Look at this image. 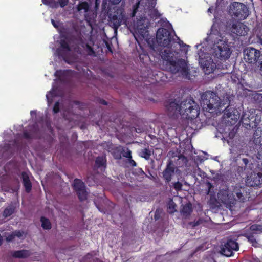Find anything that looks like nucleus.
Instances as JSON below:
<instances>
[{
	"label": "nucleus",
	"instance_id": "1",
	"mask_svg": "<svg viewBox=\"0 0 262 262\" xmlns=\"http://www.w3.org/2000/svg\"><path fill=\"white\" fill-rule=\"evenodd\" d=\"M229 95L225 94L219 96L211 91H207L201 95L200 103L203 110L210 113H218L223 111V108L229 106Z\"/></svg>",
	"mask_w": 262,
	"mask_h": 262
},
{
	"label": "nucleus",
	"instance_id": "2",
	"mask_svg": "<svg viewBox=\"0 0 262 262\" xmlns=\"http://www.w3.org/2000/svg\"><path fill=\"white\" fill-rule=\"evenodd\" d=\"M161 58L169 63V69L173 73H180L184 76H187L189 70L185 61L180 59L178 52H173L171 49L162 50L160 53Z\"/></svg>",
	"mask_w": 262,
	"mask_h": 262
},
{
	"label": "nucleus",
	"instance_id": "3",
	"mask_svg": "<svg viewBox=\"0 0 262 262\" xmlns=\"http://www.w3.org/2000/svg\"><path fill=\"white\" fill-rule=\"evenodd\" d=\"M245 191L244 186L241 184H236L229 188L221 189L217 194V197L222 203L231 206L236 201L244 202Z\"/></svg>",
	"mask_w": 262,
	"mask_h": 262
},
{
	"label": "nucleus",
	"instance_id": "4",
	"mask_svg": "<svg viewBox=\"0 0 262 262\" xmlns=\"http://www.w3.org/2000/svg\"><path fill=\"white\" fill-rule=\"evenodd\" d=\"M208 38L214 42L213 53L214 55L221 59H226L229 58L231 51L227 43L224 40L218 32L217 34L211 32Z\"/></svg>",
	"mask_w": 262,
	"mask_h": 262
},
{
	"label": "nucleus",
	"instance_id": "5",
	"mask_svg": "<svg viewBox=\"0 0 262 262\" xmlns=\"http://www.w3.org/2000/svg\"><path fill=\"white\" fill-rule=\"evenodd\" d=\"M179 111L183 118L193 120L199 115V107L193 100L188 99L180 103Z\"/></svg>",
	"mask_w": 262,
	"mask_h": 262
},
{
	"label": "nucleus",
	"instance_id": "6",
	"mask_svg": "<svg viewBox=\"0 0 262 262\" xmlns=\"http://www.w3.org/2000/svg\"><path fill=\"white\" fill-rule=\"evenodd\" d=\"M149 25L148 19L143 17L138 19L132 27H130L132 34L137 42H139L140 40L148 36V33L147 29Z\"/></svg>",
	"mask_w": 262,
	"mask_h": 262
},
{
	"label": "nucleus",
	"instance_id": "7",
	"mask_svg": "<svg viewBox=\"0 0 262 262\" xmlns=\"http://www.w3.org/2000/svg\"><path fill=\"white\" fill-rule=\"evenodd\" d=\"M230 14L239 19H244L249 15V11L247 6L239 2H234L229 6Z\"/></svg>",
	"mask_w": 262,
	"mask_h": 262
},
{
	"label": "nucleus",
	"instance_id": "8",
	"mask_svg": "<svg viewBox=\"0 0 262 262\" xmlns=\"http://www.w3.org/2000/svg\"><path fill=\"white\" fill-rule=\"evenodd\" d=\"M172 38L171 33L166 29L159 28L157 31V41L159 45L161 46H168L171 43Z\"/></svg>",
	"mask_w": 262,
	"mask_h": 262
},
{
	"label": "nucleus",
	"instance_id": "9",
	"mask_svg": "<svg viewBox=\"0 0 262 262\" xmlns=\"http://www.w3.org/2000/svg\"><path fill=\"white\" fill-rule=\"evenodd\" d=\"M244 59L250 63H255L260 57V52L254 48L249 47L244 51Z\"/></svg>",
	"mask_w": 262,
	"mask_h": 262
},
{
	"label": "nucleus",
	"instance_id": "10",
	"mask_svg": "<svg viewBox=\"0 0 262 262\" xmlns=\"http://www.w3.org/2000/svg\"><path fill=\"white\" fill-rule=\"evenodd\" d=\"M199 63L206 74H209L213 72L216 68V64L213 62L211 57L209 55L203 58H201Z\"/></svg>",
	"mask_w": 262,
	"mask_h": 262
},
{
	"label": "nucleus",
	"instance_id": "11",
	"mask_svg": "<svg viewBox=\"0 0 262 262\" xmlns=\"http://www.w3.org/2000/svg\"><path fill=\"white\" fill-rule=\"evenodd\" d=\"M111 22L115 29H117L122 23L127 25L126 18L122 8L117 10L115 14L111 18Z\"/></svg>",
	"mask_w": 262,
	"mask_h": 262
},
{
	"label": "nucleus",
	"instance_id": "12",
	"mask_svg": "<svg viewBox=\"0 0 262 262\" xmlns=\"http://www.w3.org/2000/svg\"><path fill=\"white\" fill-rule=\"evenodd\" d=\"M73 187L80 201L85 200L88 195L84 183L79 179H75L73 182Z\"/></svg>",
	"mask_w": 262,
	"mask_h": 262
},
{
	"label": "nucleus",
	"instance_id": "13",
	"mask_svg": "<svg viewBox=\"0 0 262 262\" xmlns=\"http://www.w3.org/2000/svg\"><path fill=\"white\" fill-rule=\"evenodd\" d=\"M262 232V226L257 224L252 225L245 233V236L248 239L253 246L256 244V239L254 238L253 234Z\"/></svg>",
	"mask_w": 262,
	"mask_h": 262
},
{
	"label": "nucleus",
	"instance_id": "14",
	"mask_svg": "<svg viewBox=\"0 0 262 262\" xmlns=\"http://www.w3.org/2000/svg\"><path fill=\"white\" fill-rule=\"evenodd\" d=\"M231 31L233 33L238 36H245L248 33L249 28L244 23L235 22L233 24Z\"/></svg>",
	"mask_w": 262,
	"mask_h": 262
},
{
	"label": "nucleus",
	"instance_id": "15",
	"mask_svg": "<svg viewBox=\"0 0 262 262\" xmlns=\"http://www.w3.org/2000/svg\"><path fill=\"white\" fill-rule=\"evenodd\" d=\"M262 182V173H253L250 177H248L246 181V183L248 186L251 187L257 186L260 185Z\"/></svg>",
	"mask_w": 262,
	"mask_h": 262
},
{
	"label": "nucleus",
	"instance_id": "16",
	"mask_svg": "<svg viewBox=\"0 0 262 262\" xmlns=\"http://www.w3.org/2000/svg\"><path fill=\"white\" fill-rule=\"evenodd\" d=\"M5 236L7 242H15L19 239H24L26 237L24 232L20 230H16L11 234H5Z\"/></svg>",
	"mask_w": 262,
	"mask_h": 262
},
{
	"label": "nucleus",
	"instance_id": "17",
	"mask_svg": "<svg viewBox=\"0 0 262 262\" xmlns=\"http://www.w3.org/2000/svg\"><path fill=\"white\" fill-rule=\"evenodd\" d=\"M180 104L176 100L168 102L166 104V107L170 115H177L179 114Z\"/></svg>",
	"mask_w": 262,
	"mask_h": 262
},
{
	"label": "nucleus",
	"instance_id": "18",
	"mask_svg": "<svg viewBox=\"0 0 262 262\" xmlns=\"http://www.w3.org/2000/svg\"><path fill=\"white\" fill-rule=\"evenodd\" d=\"M174 167L169 163L166 168L163 172V176L166 182H169L171 180L172 176L174 173Z\"/></svg>",
	"mask_w": 262,
	"mask_h": 262
},
{
	"label": "nucleus",
	"instance_id": "19",
	"mask_svg": "<svg viewBox=\"0 0 262 262\" xmlns=\"http://www.w3.org/2000/svg\"><path fill=\"white\" fill-rule=\"evenodd\" d=\"M107 150L112 153L115 159H120L121 158V155L123 152V148L121 146L109 147Z\"/></svg>",
	"mask_w": 262,
	"mask_h": 262
},
{
	"label": "nucleus",
	"instance_id": "20",
	"mask_svg": "<svg viewBox=\"0 0 262 262\" xmlns=\"http://www.w3.org/2000/svg\"><path fill=\"white\" fill-rule=\"evenodd\" d=\"M31 255V252L27 250H21L19 251H14L11 252V255L18 258H25Z\"/></svg>",
	"mask_w": 262,
	"mask_h": 262
},
{
	"label": "nucleus",
	"instance_id": "21",
	"mask_svg": "<svg viewBox=\"0 0 262 262\" xmlns=\"http://www.w3.org/2000/svg\"><path fill=\"white\" fill-rule=\"evenodd\" d=\"M228 107V106L226 108H223V110H225L224 113L225 118H231V120L236 121L239 118L238 114H235V113H233V111H231V109L227 108Z\"/></svg>",
	"mask_w": 262,
	"mask_h": 262
},
{
	"label": "nucleus",
	"instance_id": "22",
	"mask_svg": "<svg viewBox=\"0 0 262 262\" xmlns=\"http://www.w3.org/2000/svg\"><path fill=\"white\" fill-rule=\"evenodd\" d=\"M22 179L23 181V184L25 187L26 191L29 192L31 189L32 185L29 180L28 174L25 172H23Z\"/></svg>",
	"mask_w": 262,
	"mask_h": 262
},
{
	"label": "nucleus",
	"instance_id": "23",
	"mask_svg": "<svg viewBox=\"0 0 262 262\" xmlns=\"http://www.w3.org/2000/svg\"><path fill=\"white\" fill-rule=\"evenodd\" d=\"M234 251V250L229 248V246H227V245L225 244L224 246L221 248V252L223 255L229 257L232 255Z\"/></svg>",
	"mask_w": 262,
	"mask_h": 262
},
{
	"label": "nucleus",
	"instance_id": "24",
	"mask_svg": "<svg viewBox=\"0 0 262 262\" xmlns=\"http://www.w3.org/2000/svg\"><path fill=\"white\" fill-rule=\"evenodd\" d=\"M191 211V205L189 203H187L185 205H184L181 211V213L185 216L188 215Z\"/></svg>",
	"mask_w": 262,
	"mask_h": 262
},
{
	"label": "nucleus",
	"instance_id": "25",
	"mask_svg": "<svg viewBox=\"0 0 262 262\" xmlns=\"http://www.w3.org/2000/svg\"><path fill=\"white\" fill-rule=\"evenodd\" d=\"M41 222V226L45 229H50L51 228V224L50 221L44 217H41L40 219Z\"/></svg>",
	"mask_w": 262,
	"mask_h": 262
},
{
	"label": "nucleus",
	"instance_id": "26",
	"mask_svg": "<svg viewBox=\"0 0 262 262\" xmlns=\"http://www.w3.org/2000/svg\"><path fill=\"white\" fill-rule=\"evenodd\" d=\"M225 244L227 246H229V248L234 250V251H237L239 249L238 243L233 240H228Z\"/></svg>",
	"mask_w": 262,
	"mask_h": 262
},
{
	"label": "nucleus",
	"instance_id": "27",
	"mask_svg": "<svg viewBox=\"0 0 262 262\" xmlns=\"http://www.w3.org/2000/svg\"><path fill=\"white\" fill-rule=\"evenodd\" d=\"M14 210L15 208L13 206H9L4 211L3 215L5 217L9 216L14 212Z\"/></svg>",
	"mask_w": 262,
	"mask_h": 262
},
{
	"label": "nucleus",
	"instance_id": "28",
	"mask_svg": "<svg viewBox=\"0 0 262 262\" xmlns=\"http://www.w3.org/2000/svg\"><path fill=\"white\" fill-rule=\"evenodd\" d=\"M176 207H177V206H176V204L173 202V201L172 200H170L169 202V203L168 205L167 211L169 213H174V212H176L177 211Z\"/></svg>",
	"mask_w": 262,
	"mask_h": 262
},
{
	"label": "nucleus",
	"instance_id": "29",
	"mask_svg": "<svg viewBox=\"0 0 262 262\" xmlns=\"http://www.w3.org/2000/svg\"><path fill=\"white\" fill-rule=\"evenodd\" d=\"M89 8V6L88 3L82 2L79 4V5L77 7V9L79 11L83 10L84 11L86 12L88 11Z\"/></svg>",
	"mask_w": 262,
	"mask_h": 262
},
{
	"label": "nucleus",
	"instance_id": "30",
	"mask_svg": "<svg viewBox=\"0 0 262 262\" xmlns=\"http://www.w3.org/2000/svg\"><path fill=\"white\" fill-rule=\"evenodd\" d=\"M42 3L47 5H49L50 7L53 8H56L58 7V4L55 0H42Z\"/></svg>",
	"mask_w": 262,
	"mask_h": 262
},
{
	"label": "nucleus",
	"instance_id": "31",
	"mask_svg": "<svg viewBox=\"0 0 262 262\" xmlns=\"http://www.w3.org/2000/svg\"><path fill=\"white\" fill-rule=\"evenodd\" d=\"M140 156L148 160L150 156V151L147 148H144L140 152Z\"/></svg>",
	"mask_w": 262,
	"mask_h": 262
},
{
	"label": "nucleus",
	"instance_id": "32",
	"mask_svg": "<svg viewBox=\"0 0 262 262\" xmlns=\"http://www.w3.org/2000/svg\"><path fill=\"white\" fill-rule=\"evenodd\" d=\"M176 45L179 46L180 48H182V51H184L185 54H186L188 50V46L184 44L183 41H180L176 43Z\"/></svg>",
	"mask_w": 262,
	"mask_h": 262
},
{
	"label": "nucleus",
	"instance_id": "33",
	"mask_svg": "<svg viewBox=\"0 0 262 262\" xmlns=\"http://www.w3.org/2000/svg\"><path fill=\"white\" fill-rule=\"evenodd\" d=\"M123 156L128 159L132 158L131 151L128 148H123V152L122 153Z\"/></svg>",
	"mask_w": 262,
	"mask_h": 262
},
{
	"label": "nucleus",
	"instance_id": "34",
	"mask_svg": "<svg viewBox=\"0 0 262 262\" xmlns=\"http://www.w3.org/2000/svg\"><path fill=\"white\" fill-rule=\"evenodd\" d=\"M68 72L66 71H57L55 73V75L56 77H58L60 80H63V76L64 75Z\"/></svg>",
	"mask_w": 262,
	"mask_h": 262
},
{
	"label": "nucleus",
	"instance_id": "35",
	"mask_svg": "<svg viewBox=\"0 0 262 262\" xmlns=\"http://www.w3.org/2000/svg\"><path fill=\"white\" fill-rule=\"evenodd\" d=\"M157 23L163 27L168 28V27L170 26V24L166 20V19H161Z\"/></svg>",
	"mask_w": 262,
	"mask_h": 262
},
{
	"label": "nucleus",
	"instance_id": "36",
	"mask_svg": "<svg viewBox=\"0 0 262 262\" xmlns=\"http://www.w3.org/2000/svg\"><path fill=\"white\" fill-rule=\"evenodd\" d=\"M61 46L62 49V50L65 52H70V49L69 47V46L67 42L65 41H61Z\"/></svg>",
	"mask_w": 262,
	"mask_h": 262
},
{
	"label": "nucleus",
	"instance_id": "37",
	"mask_svg": "<svg viewBox=\"0 0 262 262\" xmlns=\"http://www.w3.org/2000/svg\"><path fill=\"white\" fill-rule=\"evenodd\" d=\"M85 50L87 52L88 54L90 55H93L95 54V52L93 49L89 45H86L85 47Z\"/></svg>",
	"mask_w": 262,
	"mask_h": 262
},
{
	"label": "nucleus",
	"instance_id": "38",
	"mask_svg": "<svg viewBox=\"0 0 262 262\" xmlns=\"http://www.w3.org/2000/svg\"><path fill=\"white\" fill-rule=\"evenodd\" d=\"M182 184L179 182H175L173 184V186L176 191H180L182 189Z\"/></svg>",
	"mask_w": 262,
	"mask_h": 262
},
{
	"label": "nucleus",
	"instance_id": "39",
	"mask_svg": "<svg viewBox=\"0 0 262 262\" xmlns=\"http://www.w3.org/2000/svg\"><path fill=\"white\" fill-rule=\"evenodd\" d=\"M104 158L102 157H99L96 160V163L98 166H102L104 164Z\"/></svg>",
	"mask_w": 262,
	"mask_h": 262
},
{
	"label": "nucleus",
	"instance_id": "40",
	"mask_svg": "<svg viewBox=\"0 0 262 262\" xmlns=\"http://www.w3.org/2000/svg\"><path fill=\"white\" fill-rule=\"evenodd\" d=\"M205 188L207 189L206 191V193L208 194L210 192L211 189L212 188V184L209 182H206L205 183Z\"/></svg>",
	"mask_w": 262,
	"mask_h": 262
},
{
	"label": "nucleus",
	"instance_id": "41",
	"mask_svg": "<svg viewBox=\"0 0 262 262\" xmlns=\"http://www.w3.org/2000/svg\"><path fill=\"white\" fill-rule=\"evenodd\" d=\"M242 161H243V163H244L245 166L246 168H250V169L252 168V166H251L252 164H249V161L247 159L243 158L242 159Z\"/></svg>",
	"mask_w": 262,
	"mask_h": 262
},
{
	"label": "nucleus",
	"instance_id": "42",
	"mask_svg": "<svg viewBox=\"0 0 262 262\" xmlns=\"http://www.w3.org/2000/svg\"><path fill=\"white\" fill-rule=\"evenodd\" d=\"M162 213V211L161 209H157L155 212V219L158 220L160 218V215Z\"/></svg>",
	"mask_w": 262,
	"mask_h": 262
},
{
	"label": "nucleus",
	"instance_id": "43",
	"mask_svg": "<svg viewBox=\"0 0 262 262\" xmlns=\"http://www.w3.org/2000/svg\"><path fill=\"white\" fill-rule=\"evenodd\" d=\"M249 115L247 114L246 113L243 115L242 120L243 121V122L246 124H249V123L248 122H247V119L249 118Z\"/></svg>",
	"mask_w": 262,
	"mask_h": 262
},
{
	"label": "nucleus",
	"instance_id": "44",
	"mask_svg": "<svg viewBox=\"0 0 262 262\" xmlns=\"http://www.w3.org/2000/svg\"><path fill=\"white\" fill-rule=\"evenodd\" d=\"M59 103L58 102H57L54 105V106L53 108V111L55 113H57L59 112Z\"/></svg>",
	"mask_w": 262,
	"mask_h": 262
},
{
	"label": "nucleus",
	"instance_id": "45",
	"mask_svg": "<svg viewBox=\"0 0 262 262\" xmlns=\"http://www.w3.org/2000/svg\"><path fill=\"white\" fill-rule=\"evenodd\" d=\"M60 6L63 7L66 6L68 3V0H59Z\"/></svg>",
	"mask_w": 262,
	"mask_h": 262
},
{
	"label": "nucleus",
	"instance_id": "46",
	"mask_svg": "<svg viewBox=\"0 0 262 262\" xmlns=\"http://www.w3.org/2000/svg\"><path fill=\"white\" fill-rule=\"evenodd\" d=\"M139 4V3H138L136 6H134V9L132 13V17L135 16V14L136 13V10L138 7V5Z\"/></svg>",
	"mask_w": 262,
	"mask_h": 262
},
{
	"label": "nucleus",
	"instance_id": "47",
	"mask_svg": "<svg viewBox=\"0 0 262 262\" xmlns=\"http://www.w3.org/2000/svg\"><path fill=\"white\" fill-rule=\"evenodd\" d=\"M257 66L259 68V70L262 72V59L257 62Z\"/></svg>",
	"mask_w": 262,
	"mask_h": 262
},
{
	"label": "nucleus",
	"instance_id": "48",
	"mask_svg": "<svg viewBox=\"0 0 262 262\" xmlns=\"http://www.w3.org/2000/svg\"><path fill=\"white\" fill-rule=\"evenodd\" d=\"M128 160H129V164L132 166H136V162L133 160H132V158L131 159H128Z\"/></svg>",
	"mask_w": 262,
	"mask_h": 262
},
{
	"label": "nucleus",
	"instance_id": "49",
	"mask_svg": "<svg viewBox=\"0 0 262 262\" xmlns=\"http://www.w3.org/2000/svg\"><path fill=\"white\" fill-rule=\"evenodd\" d=\"M51 22H52V25L55 27V28H58V22H56L53 19H52L51 20Z\"/></svg>",
	"mask_w": 262,
	"mask_h": 262
},
{
	"label": "nucleus",
	"instance_id": "50",
	"mask_svg": "<svg viewBox=\"0 0 262 262\" xmlns=\"http://www.w3.org/2000/svg\"><path fill=\"white\" fill-rule=\"evenodd\" d=\"M52 97V94L51 92H50L47 94L46 97H47V99L48 102H49L50 98Z\"/></svg>",
	"mask_w": 262,
	"mask_h": 262
},
{
	"label": "nucleus",
	"instance_id": "51",
	"mask_svg": "<svg viewBox=\"0 0 262 262\" xmlns=\"http://www.w3.org/2000/svg\"><path fill=\"white\" fill-rule=\"evenodd\" d=\"M121 0H110V2L113 4H117L121 2Z\"/></svg>",
	"mask_w": 262,
	"mask_h": 262
},
{
	"label": "nucleus",
	"instance_id": "52",
	"mask_svg": "<svg viewBox=\"0 0 262 262\" xmlns=\"http://www.w3.org/2000/svg\"><path fill=\"white\" fill-rule=\"evenodd\" d=\"M255 98H256L257 99H262V95L260 94H257L254 96Z\"/></svg>",
	"mask_w": 262,
	"mask_h": 262
},
{
	"label": "nucleus",
	"instance_id": "53",
	"mask_svg": "<svg viewBox=\"0 0 262 262\" xmlns=\"http://www.w3.org/2000/svg\"><path fill=\"white\" fill-rule=\"evenodd\" d=\"M154 13L156 15V16L159 17L160 16V14L157 11H154Z\"/></svg>",
	"mask_w": 262,
	"mask_h": 262
},
{
	"label": "nucleus",
	"instance_id": "54",
	"mask_svg": "<svg viewBox=\"0 0 262 262\" xmlns=\"http://www.w3.org/2000/svg\"><path fill=\"white\" fill-rule=\"evenodd\" d=\"M2 242H3V237H2V236L0 235V245H2Z\"/></svg>",
	"mask_w": 262,
	"mask_h": 262
},
{
	"label": "nucleus",
	"instance_id": "55",
	"mask_svg": "<svg viewBox=\"0 0 262 262\" xmlns=\"http://www.w3.org/2000/svg\"><path fill=\"white\" fill-rule=\"evenodd\" d=\"M200 221H197L196 223H194V224L193 225V226H197V225H199V224H200Z\"/></svg>",
	"mask_w": 262,
	"mask_h": 262
},
{
	"label": "nucleus",
	"instance_id": "56",
	"mask_svg": "<svg viewBox=\"0 0 262 262\" xmlns=\"http://www.w3.org/2000/svg\"><path fill=\"white\" fill-rule=\"evenodd\" d=\"M102 103L104 104V105H106L107 104V102L105 100H103L102 101Z\"/></svg>",
	"mask_w": 262,
	"mask_h": 262
},
{
	"label": "nucleus",
	"instance_id": "57",
	"mask_svg": "<svg viewBox=\"0 0 262 262\" xmlns=\"http://www.w3.org/2000/svg\"><path fill=\"white\" fill-rule=\"evenodd\" d=\"M96 207L98 209V210L101 212H102L103 211L100 209V208H99L97 205H96Z\"/></svg>",
	"mask_w": 262,
	"mask_h": 262
},
{
	"label": "nucleus",
	"instance_id": "58",
	"mask_svg": "<svg viewBox=\"0 0 262 262\" xmlns=\"http://www.w3.org/2000/svg\"><path fill=\"white\" fill-rule=\"evenodd\" d=\"M255 135L258 136V130H256V132L254 134V137H255Z\"/></svg>",
	"mask_w": 262,
	"mask_h": 262
},
{
	"label": "nucleus",
	"instance_id": "59",
	"mask_svg": "<svg viewBox=\"0 0 262 262\" xmlns=\"http://www.w3.org/2000/svg\"><path fill=\"white\" fill-rule=\"evenodd\" d=\"M212 9H211V8H209L208 11L210 12H211V11H212Z\"/></svg>",
	"mask_w": 262,
	"mask_h": 262
},
{
	"label": "nucleus",
	"instance_id": "60",
	"mask_svg": "<svg viewBox=\"0 0 262 262\" xmlns=\"http://www.w3.org/2000/svg\"><path fill=\"white\" fill-rule=\"evenodd\" d=\"M136 132H138V133H139V132H141V130L140 129H139L138 130H137V129H136Z\"/></svg>",
	"mask_w": 262,
	"mask_h": 262
},
{
	"label": "nucleus",
	"instance_id": "61",
	"mask_svg": "<svg viewBox=\"0 0 262 262\" xmlns=\"http://www.w3.org/2000/svg\"><path fill=\"white\" fill-rule=\"evenodd\" d=\"M66 58V56H64V58ZM65 60H66V61H67V62H68V61H67V60H66V59H65Z\"/></svg>",
	"mask_w": 262,
	"mask_h": 262
},
{
	"label": "nucleus",
	"instance_id": "62",
	"mask_svg": "<svg viewBox=\"0 0 262 262\" xmlns=\"http://www.w3.org/2000/svg\"><path fill=\"white\" fill-rule=\"evenodd\" d=\"M197 169H198V170H200V168H199V167H198V168H197Z\"/></svg>",
	"mask_w": 262,
	"mask_h": 262
},
{
	"label": "nucleus",
	"instance_id": "63",
	"mask_svg": "<svg viewBox=\"0 0 262 262\" xmlns=\"http://www.w3.org/2000/svg\"><path fill=\"white\" fill-rule=\"evenodd\" d=\"M260 43L262 45V41H260Z\"/></svg>",
	"mask_w": 262,
	"mask_h": 262
}]
</instances>
